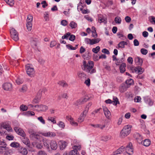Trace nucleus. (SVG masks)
I'll return each instance as SVG.
<instances>
[{
  "label": "nucleus",
  "instance_id": "13d9d810",
  "mask_svg": "<svg viewBox=\"0 0 155 155\" xmlns=\"http://www.w3.org/2000/svg\"><path fill=\"white\" fill-rule=\"evenodd\" d=\"M70 37L69 38V40L70 41H74L75 39V36L74 35H70Z\"/></svg>",
  "mask_w": 155,
  "mask_h": 155
},
{
  "label": "nucleus",
  "instance_id": "4468645a",
  "mask_svg": "<svg viewBox=\"0 0 155 155\" xmlns=\"http://www.w3.org/2000/svg\"><path fill=\"white\" fill-rule=\"evenodd\" d=\"M87 114V113H86L85 112H84V111H83L78 118V122L80 123L83 122L84 120V118L86 117Z\"/></svg>",
  "mask_w": 155,
  "mask_h": 155
},
{
  "label": "nucleus",
  "instance_id": "c03bdc74",
  "mask_svg": "<svg viewBox=\"0 0 155 155\" xmlns=\"http://www.w3.org/2000/svg\"><path fill=\"white\" fill-rule=\"evenodd\" d=\"M86 5H81L80 4L78 5L77 8V9L79 11H81L84 9V8L85 7Z\"/></svg>",
  "mask_w": 155,
  "mask_h": 155
},
{
  "label": "nucleus",
  "instance_id": "09e8293b",
  "mask_svg": "<svg viewBox=\"0 0 155 155\" xmlns=\"http://www.w3.org/2000/svg\"><path fill=\"white\" fill-rule=\"evenodd\" d=\"M58 125L59 127L63 129L65 127L64 123L61 121H60L58 124Z\"/></svg>",
  "mask_w": 155,
  "mask_h": 155
},
{
  "label": "nucleus",
  "instance_id": "ddd939ff",
  "mask_svg": "<svg viewBox=\"0 0 155 155\" xmlns=\"http://www.w3.org/2000/svg\"><path fill=\"white\" fill-rule=\"evenodd\" d=\"M134 61L137 65L142 66L143 63V60L140 58L137 57L135 58Z\"/></svg>",
  "mask_w": 155,
  "mask_h": 155
},
{
  "label": "nucleus",
  "instance_id": "69168bd1",
  "mask_svg": "<svg viewBox=\"0 0 155 155\" xmlns=\"http://www.w3.org/2000/svg\"><path fill=\"white\" fill-rule=\"evenodd\" d=\"M134 44L135 46H138L139 45V43L137 40L135 39L134 41Z\"/></svg>",
  "mask_w": 155,
  "mask_h": 155
},
{
  "label": "nucleus",
  "instance_id": "2f4dec72",
  "mask_svg": "<svg viewBox=\"0 0 155 155\" xmlns=\"http://www.w3.org/2000/svg\"><path fill=\"white\" fill-rule=\"evenodd\" d=\"M92 104V103L91 102H89L86 106V107L84 110L83 111L84 112H85L86 113H87L89 108L91 106Z\"/></svg>",
  "mask_w": 155,
  "mask_h": 155
},
{
  "label": "nucleus",
  "instance_id": "a19ab883",
  "mask_svg": "<svg viewBox=\"0 0 155 155\" xmlns=\"http://www.w3.org/2000/svg\"><path fill=\"white\" fill-rule=\"evenodd\" d=\"M47 120H48L52 122L53 124L56 123V121L55 120L54 118L53 117H48Z\"/></svg>",
  "mask_w": 155,
  "mask_h": 155
},
{
  "label": "nucleus",
  "instance_id": "e433bc0d",
  "mask_svg": "<svg viewBox=\"0 0 155 155\" xmlns=\"http://www.w3.org/2000/svg\"><path fill=\"white\" fill-rule=\"evenodd\" d=\"M92 29H93V28L94 29L93 31H92V37L94 38H97V35L96 32V30H95L94 27H92Z\"/></svg>",
  "mask_w": 155,
  "mask_h": 155
},
{
  "label": "nucleus",
  "instance_id": "2eb2a0df",
  "mask_svg": "<svg viewBox=\"0 0 155 155\" xmlns=\"http://www.w3.org/2000/svg\"><path fill=\"white\" fill-rule=\"evenodd\" d=\"M37 39L34 37H31L30 38V41L32 46L35 48L37 46Z\"/></svg>",
  "mask_w": 155,
  "mask_h": 155
},
{
  "label": "nucleus",
  "instance_id": "393cba45",
  "mask_svg": "<svg viewBox=\"0 0 155 155\" xmlns=\"http://www.w3.org/2000/svg\"><path fill=\"white\" fill-rule=\"evenodd\" d=\"M20 153L23 155H27L28 153V151L26 148H21L19 150Z\"/></svg>",
  "mask_w": 155,
  "mask_h": 155
},
{
  "label": "nucleus",
  "instance_id": "dca6fc26",
  "mask_svg": "<svg viewBox=\"0 0 155 155\" xmlns=\"http://www.w3.org/2000/svg\"><path fill=\"white\" fill-rule=\"evenodd\" d=\"M124 147L121 146L120 148L117 149L116 151L114 153V155L120 154L124 151Z\"/></svg>",
  "mask_w": 155,
  "mask_h": 155
},
{
  "label": "nucleus",
  "instance_id": "a878e982",
  "mask_svg": "<svg viewBox=\"0 0 155 155\" xmlns=\"http://www.w3.org/2000/svg\"><path fill=\"white\" fill-rule=\"evenodd\" d=\"M101 40V39L99 38H94L91 39V42L90 45H93L98 43Z\"/></svg>",
  "mask_w": 155,
  "mask_h": 155
},
{
  "label": "nucleus",
  "instance_id": "c85d7f7f",
  "mask_svg": "<svg viewBox=\"0 0 155 155\" xmlns=\"http://www.w3.org/2000/svg\"><path fill=\"white\" fill-rule=\"evenodd\" d=\"M44 135L46 137H54L55 136V134L54 133L49 132L44 133Z\"/></svg>",
  "mask_w": 155,
  "mask_h": 155
},
{
  "label": "nucleus",
  "instance_id": "49530a36",
  "mask_svg": "<svg viewBox=\"0 0 155 155\" xmlns=\"http://www.w3.org/2000/svg\"><path fill=\"white\" fill-rule=\"evenodd\" d=\"M20 109L23 111H26L27 110L28 107L26 105L22 104L20 107Z\"/></svg>",
  "mask_w": 155,
  "mask_h": 155
},
{
  "label": "nucleus",
  "instance_id": "603ef678",
  "mask_svg": "<svg viewBox=\"0 0 155 155\" xmlns=\"http://www.w3.org/2000/svg\"><path fill=\"white\" fill-rule=\"evenodd\" d=\"M27 89V87L25 85H23L20 90V91L22 92H25Z\"/></svg>",
  "mask_w": 155,
  "mask_h": 155
},
{
  "label": "nucleus",
  "instance_id": "3c124183",
  "mask_svg": "<svg viewBox=\"0 0 155 155\" xmlns=\"http://www.w3.org/2000/svg\"><path fill=\"white\" fill-rule=\"evenodd\" d=\"M140 52L142 54L146 55L147 54L148 51L145 49L142 48L140 50Z\"/></svg>",
  "mask_w": 155,
  "mask_h": 155
},
{
  "label": "nucleus",
  "instance_id": "1a4fd4ad",
  "mask_svg": "<svg viewBox=\"0 0 155 155\" xmlns=\"http://www.w3.org/2000/svg\"><path fill=\"white\" fill-rule=\"evenodd\" d=\"M3 88L4 90L8 91H11L12 88V84L9 83L4 84L3 85Z\"/></svg>",
  "mask_w": 155,
  "mask_h": 155
},
{
  "label": "nucleus",
  "instance_id": "4c0bfd02",
  "mask_svg": "<svg viewBox=\"0 0 155 155\" xmlns=\"http://www.w3.org/2000/svg\"><path fill=\"white\" fill-rule=\"evenodd\" d=\"M126 84L128 86H129L133 83V81L132 79H129L125 81Z\"/></svg>",
  "mask_w": 155,
  "mask_h": 155
},
{
  "label": "nucleus",
  "instance_id": "a211bd4d",
  "mask_svg": "<svg viewBox=\"0 0 155 155\" xmlns=\"http://www.w3.org/2000/svg\"><path fill=\"white\" fill-rule=\"evenodd\" d=\"M23 138L22 139V141L28 147H29L30 145V141L28 138L26 137H23Z\"/></svg>",
  "mask_w": 155,
  "mask_h": 155
},
{
  "label": "nucleus",
  "instance_id": "9d476101",
  "mask_svg": "<svg viewBox=\"0 0 155 155\" xmlns=\"http://www.w3.org/2000/svg\"><path fill=\"white\" fill-rule=\"evenodd\" d=\"M28 131L29 134L32 135V136L34 137L35 138L37 139L38 138V137L39 136V135L33 129L29 128L28 129Z\"/></svg>",
  "mask_w": 155,
  "mask_h": 155
},
{
  "label": "nucleus",
  "instance_id": "5701e85b",
  "mask_svg": "<svg viewBox=\"0 0 155 155\" xmlns=\"http://www.w3.org/2000/svg\"><path fill=\"white\" fill-rule=\"evenodd\" d=\"M127 45V43L124 41H122L120 42L118 44V47H117V48H124L125 45Z\"/></svg>",
  "mask_w": 155,
  "mask_h": 155
},
{
  "label": "nucleus",
  "instance_id": "423d86ee",
  "mask_svg": "<svg viewBox=\"0 0 155 155\" xmlns=\"http://www.w3.org/2000/svg\"><path fill=\"white\" fill-rule=\"evenodd\" d=\"M89 99V98L87 97L81 98L74 102V105L77 106L79 105L82 104L87 101Z\"/></svg>",
  "mask_w": 155,
  "mask_h": 155
},
{
  "label": "nucleus",
  "instance_id": "774afa93",
  "mask_svg": "<svg viewBox=\"0 0 155 155\" xmlns=\"http://www.w3.org/2000/svg\"><path fill=\"white\" fill-rule=\"evenodd\" d=\"M127 61L128 62L132 64L133 63V58L132 57H129L128 58Z\"/></svg>",
  "mask_w": 155,
  "mask_h": 155
},
{
  "label": "nucleus",
  "instance_id": "7ed1b4c3",
  "mask_svg": "<svg viewBox=\"0 0 155 155\" xmlns=\"http://www.w3.org/2000/svg\"><path fill=\"white\" fill-rule=\"evenodd\" d=\"M25 68L27 74L31 77H34L35 71L32 66L30 64H28L25 66Z\"/></svg>",
  "mask_w": 155,
  "mask_h": 155
},
{
  "label": "nucleus",
  "instance_id": "c9c22d12",
  "mask_svg": "<svg viewBox=\"0 0 155 155\" xmlns=\"http://www.w3.org/2000/svg\"><path fill=\"white\" fill-rule=\"evenodd\" d=\"M69 154L70 155H78L79 153H78V151L76 149H74L70 152Z\"/></svg>",
  "mask_w": 155,
  "mask_h": 155
},
{
  "label": "nucleus",
  "instance_id": "0eeeda50",
  "mask_svg": "<svg viewBox=\"0 0 155 155\" xmlns=\"http://www.w3.org/2000/svg\"><path fill=\"white\" fill-rule=\"evenodd\" d=\"M14 130L15 132L18 135L22 137H26V134L23 130L18 127H15Z\"/></svg>",
  "mask_w": 155,
  "mask_h": 155
},
{
  "label": "nucleus",
  "instance_id": "c756f323",
  "mask_svg": "<svg viewBox=\"0 0 155 155\" xmlns=\"http://www.w3.org/2000/svg\"><path fill=\"white\" fill-rule=\"evenodd\" d=\"M127 90V87L124 85H123L120 87L119 90L121 93H123L126 91Z\"/></svg>",
  "mask_w": 155,
  "mask_h": 155
},
{
  "label": "nucleus",
  "instance_id": "7c9ffc66",
  "mask_svg": "<svg viewBox=\"0 0 155 155\" xmlns=\"http://www.w3.org/2000/svg\"><path fill=\"white\" fill-rule=\"evenodd\" d=\"M150 144V141L149 139H145L143 142V145L144 146L148 147Z\"/></svg>",
  "mask_w": 155,
  "mask_h": 155
},
{
  "label": "nucleus",
  "instance_id": "a18cd8bd",
  "mask_svg": "<svg viewBox=\"0 0 155 155\" xmlns=\"http://www.w3.org/2000/svg\"><path fill=\"white\" fill-rule=\"evenodd\" d=\"M11 146L13 147L17 148L19 146V144L18 143L13 142L11 144Z\"/></svg>",
  "mask_w": 155,
  "mask_h": 155
},
{
  "label": "nucleus",
  "instance_id": "bf43d9fd",
  "mask_svg": "<svg viewBox=\"0 0 155 155\" xmlns=\"http://www.w3.org/2000/svg\"><path fill=\"white\" fill-rule=\"evenodd\" d=\"M61 24L63 26L66 25L68 24V22L66 20H62L61 22Z\"/></svg>",
  "mask_w": 155,
  "mask_h": 155
},
{
  "label": "nucleus",
  "instance_id": "cd10ccee",
  "mask_svg": "<svg viewBox=\"0 0 155 155\" xmlns=\"http://www.w3.org/2000/svg\"><path fill=\"white\" fill-rule=\"evenodd\" d=\"M67 145V143L66 142L64 141H61L60 146V149L61 150H63L66 147Z\"/></svg>",
  "mask_w": 155,
  "mask_h": 155
},
{
  "label": "nucleus",
  "instance_id": "412c9836",
  "mask_svg": "<svg viewBox=\"0 0 155 155\" xmlns=\"http://www.w3.org/2000/svg\"><path fill=\"white\" fill-rule=\"evenodd\" d=\"M48 107L45 105H40L39 107V109L41 111H45L48 109Z\"/></svg>",
  "mask_w": 155,
  "mask_h": 155
},
{
  "label": "nucleus",
  "instance_id": "5fc2aeb1",
  "mask_svg": "<svg viewBox=\"0 0 155 155\" xmlns=\"http://www.w3.org/2000/svg\"><path fill=\"white\" fill-rule=\"evenodd\" d=\"M37 119H38V120L39 121H40L41 123H42L43 124H45V120L43 118V117H38Z\"/></svg>",
  "mask_w": 155,
  "mask_h": 155
},
{
  "label": "nucleus",
  "instance_id": "680f3d73",
  "mask_svg": "<svg viewBox=\"0 0 155 155\" xmlns=\"http://www.w3.org/2000/svg\"><path fill=\"white\" fill-rule=\"evenodd\" d=\"M102 110V108H100L98 109H97V110H94L92 113V114H95L96 113H98L99 111Z\"/></svg>",
  "mask_w": 155,
  "mask_h": 155
},
{
  "label": "nucleus",
  "instance_id": "b1692460",
  "mask_svg": "<svg viewBox=\"0 0 155 155\" xmlns=\"http://www.w3.org/2000/svg\"><path fill=\"white\" fill-rule=\"evenodd\" d=\"M126 67V64L125 63H123L121 64L120 67V70L121 73H123L125 71Z\"/></svg>",
  "mask_w": 155,
  "mask_h": 155
},
{
  "label": "nucleus",
  "instance_id": "72a5a7b5",
  "mask_svg": "<svg viewBox=\"0 0 155 155\" xmlns=\"http://www.w3.org/2000/svg\"><path fill=\"white\" fill-rule=\"evenodd\" d=\"M38 97H36L33 100L32 103L33 104H36L38 103L39 102V100L41 97H40L39 95H38Z\"/></svg>",
  "mask_w": 155,
  "mask_h": 155
},
{
  "label": "nucleus",
  "instance_id": "8fccbe9b",
  "mask_svg": "<svg viewBox=\"0 0 155 155\" xmlns=\"http://www.w3.org/2000/svg\"><path fill=\"white\" fill-rule=\"evenodd\" d=\"M147 103L149 105L151 106L153 104V102L150 98H147L146 101Z\"/></svg>",
  "mask_w": 155,
  "mask_h": 155
},
{
  "label": "nucleus",
  "instance_id": "f03ea898",
  "mask_svg": "<svg viewBox=\"0 0 155 155\" xmlns=\"http://www.w3.org/2000/svg\"><path fill=\"white\" fill-rule=\"evenodd\" d=\"M132 127V126L130 125H127L124 126L120 132V137L122 138H123L128 135L130 132Z\"/></svg>",
  "mask_w": 155,
  "mask_h": 155
},
{
  "label": "nucleus",
  "instance_id": "6e6d98bb",
  "mask_svg": "<svg viewBox=\"0 0 155 155\" xmlns=\"http://www.w3.org/2000/svg\"><path fill=\"white\" fill-rule=\"evenodd\" d=\"M57 42L55 41H51L50 44V47L52 48L55 46Z\"/></svg>",
  "mask_w": 155,
  "mask_h": 155
},
{
  "label": "nucleus",
  "instance_id": "e2e57ef3",
  "mask_svg": "<svg viewBox=\"0 0 155 155\" xmlns=\"http://www.w3.org/2000/svg\"><path fill=\"white\" fill-rule=\"evenodd\" d=\"M38 155H47L46 153L44 151L40 150L38 153Z\"/></svg>",
  "mask_w": 155,
  "mask_h": 155
},
{
  "label": "nucleus",
  "instance_id": "0e129e2a",
  "mask_svg": "<svg viewBox=\"0 0 155 155\" xmlns=\"http://www.w3.org/2000/svg\"><path fill=\"white\" fill-rule=\"evenodd\" d=\"M141 98L140 97L137 96L134 99V101L137 102H139L140 101Z\"/></svg>",
  "mask_w": 155,
  "mask_h": 155
},
{
  "label": "nucleus",
  "instance_id": "f8f14e48",
  "mask_svg": "<svg viewBox=\"0 0 155 155\" xmlns=\"http://www.w3.org/2000/svg\"><path fill=\"white\" fill-rule=\"evenodd\" d=\"M50 146L53 150H56L58 147L57 142L54 140H51L50 143Z\"/></svg>",
  "mask_w": 155,
  "mask_h": 155
},
{
  "label": "nucleus",
  "instance_id": "052dcab7",
  "mask_svg": "<svg viewBox=\"0 0 155 155\" xmlns=\"http://www.w3.org/2000/svg\"><path fill=\"white\" fill-rule=\"evenodd\" d=\"M84 83L86 84V85L89 86L90 85V80L89 78H88L87 80H86L85 82Z\"/></svg>",
  "mask_w": 155,
  "mask_h": 155
},
{
  "label": "nucleus",
  "instance_id": "473e14b6",
  "mask_svg": "<svg viewBox=\"0 0 155 155\" xmlns=\"http://www.w3.org/2000/svg\"><path fill=\"white\" fill-rule=\"evenodd\" d=\"M6 3L10 6H12L14 3L13 0H4Z\"/></svg>",
  "mask_w": 155,
  "mask_h": 155
},
{
  "label": "nucleus",
  "instance_id": "79ce46f5",
  "mask_svg": "<svg viewBox=\"0 0 155 155\" xmlns=\"http://www.w3.org/2000/svg\"><path fill=\"white\" fill-rule=\"evenodd\" d=\"M113 102L114 103V104L117 105V104H119L118 100L116 97H114L113 98Z\"/></svg>",
  "mask_w": 155,
  "mask_h": 155
},
{
  "label": "nucleus",
  "instance_id": "37998d69",
  "mask_svg": "<svg viewBox=\"0 0 155 155\" xmlns=\"http://www.w3.org/2000/svg\"><path fill=\"white\" fill-rule=\"evenodd\" d=\"M70 33L68 32L66 33L64 35L62 36V39H68V37L70 35Z\"/></svg>",
  "mask_w": 155,
  "mask_h": 155
},
{
  "label": "nucleus",
  "instance_id": "bb28decb",
  "mask_svg": "<svg viewBox=\"0 0 155 155\" xmlns=\"http://www.w3.org/2000/svg\"><path fill=\"white\" fill-rule=\"evenodd\" d=\"M43 142L44 146L47 149H49V143L50 144V142H49V140H44L43 141Z\"/></svg>",
  "mask_w": 155,
  "mask_h": 155
},
{
  "label": "nucleus",
  "instance_id": "58836bf2",
  "mask_svg": "<svg viewBox=\"0 0 155 155\" xmlns=\"http://www.w3.org/2000/svg\"><path fill=\"white\" fill-rule=\"evenodd\" d=\"M100 49V48L99 46H97L95 48H94L92 49V51L95 53H97L99 52Z\"/></svg>",
  "mask_w": 155,
  "mask_h": 155
},
{
  "label": "nucleus",
  "instance_id": "4d7b16f0",
  "mask_svg": "<svg viewBox=\"0 0 155 155\" xmlns=\"http://www.w3.org/2000/svg\"><path fill=\"white\" fill-rule=\"evenodd\" d=\"M105 127V125H101L100 124H96V128H99L101 129H103Z\"/></svg>",
  "mask_w": 155,
  "mask_h": 155
},
{
  "label": "nucleus",
  "instance_id": "338daca9",
  "mask_svg": "<svg viewBox=\"0 0 155 155\" xmlns=\"http://www.w3.org/2000/svg\"><path fill=\"white\" fill-rule=\"evenodd\" d=\"M38 61L41 64H43L45 62V61L41 58L38 59Z\"/></svg>",
  "mask_w": 155,
  "mask_h": 155
},
{
  "label": "nucleus",
  "instance_id": "6e6552de",
  "mask_svg": "<svg viewBox=\"0 0 155 155\" xmlns=\"http://www.w3.org/2000/svg\"><path fill=\"white\" fill-rule=\"evenodd\" d=\"M1 127L6 130L8 132H12V129L10 125L7 123L5 122L2 123L1 124Z\"/></svg>",
  "mask_w": 155,
  "mask_h": 155
},
{
  "label": "nucleus",
  "instance_id": "864d4df0",
  "mask_svg": "<svg viewBox=\"0 0 155 155\" xmlns=\"http://www.w3.org/2000/svg\"><path fill=\"white\" fill-rule=\"evenodd\" d=\"M35 114V113L33 111H28L25 113V115H30L31 116H33Z\"/></svg>",
  "mask_w": 155,
  "mask_h": 155
},
{
  "label": "nucleus",
  "instance_id": "f704fd0d",
  "mask_svg": "<svg viewBox=\"0 0 155 155\" xmlns=\"http://www.w3.org/2000/svg\"><path fill=\"white\" fill-rule=\"evenodd\" d=\"M77 23L74 21H71L70 24V26L72 28H75L77 26Z\"/></svg>",
  "mask_w": 155,
  "mask_h": 155
},
{
  "label": "nucleus",
  "instance_id": "9b49d317",
  "mask_svg": "<svg viewBox=\"0 0 155 155\" xmlns=\"http://www.w3.org/2000/svg\"><path fill=\"white\" fill-rule=\"evenodd\" d=\"M103 110L106 117L108 119H109L111 115L110 111L107 108L105 107H103Z\"/></svg>",
  "mask_w": 155,
  "mask_h": 155
},
{
  "label": "nucleus",
  "instance_id": "20e7f679",
  "mask_svg": "<svg viewBox=\"0 0 155 155\" xmlns=\"http://www.w3.org/2000/svg\"><path fill=\"white\" fill-rule=\"evenodd\" d=\"M10 32L12 39L15 41H18L19 39L18 34L17 31L13 28H11Z\"/></svg>",
  "mask_w": 155,
  "mask_h": 155
},
{
  "label": "nucleus",
  "instance_id": "de8ad7c7",
  "mask_svg": "<svg viewBox=\"0 0 155 155\" xmlns=\"http://www.w3.org/2000/svg\"><path fill=\"white\" fill-rule=\"evenodd\" d=\"M66 47L69 50H74L77 49V48L73 47L70 44L66 45Z\"/></svg>",
  "mask_w": 155,
  "mask_h": 155
},
{
  "label": "nucleus",
  "instance_id": "39448f33",
  "mask_svg": "<svg viewBox=\"0 0 155 155\" xmlns=\"http://www.w3.org/2000/svg\"><path fill=\"white\" fill-rule=\"evenodd\" d=\"M132 143H130L126 147H124V149L125 152L124 153V155H127V154L130 155L133 153V150L132 148Z\"/></svg>",
  "mask_w": 155,
  "mask_h": 155
},
{
  "label": "nucleus",
  "instance_id": "f3484780",
  "mask_svg": "<svg viewBox=\"0 0 155 155\" xmlns=\"http://www.w3.org/2000/svg\"><path fill=\"white\" fill-rule=\"evenodd\" d=\"M32 20H28V21H27L26 27L27 29L29 31H31L32 28Z\"/></svg>",
  "mask_w": 155,
  "mask_h": 155
},
{
  "label": "nucleus",
  "instance_id": "aec40b11",
  "mask_svg": "<svg viewBox=\"0 0 155 155\" xmlns=\"http://www.w3.org/2000/svg\"><path fill=\"white\" fill-rule=\"evenodd\" d=\"M47 91L45 88H43L40 89L38 93V95H39L40 97H41L43 94H45Z\"/></svg>",
  "mask_w": 155,
  "mask_h": 155
},
{
  "label": "nucleus",
  "instance_id": "6ab92c4d",
  "mask_svg": "<svg viewBox=\"0 0 155 155\" xmlns=\"http://www.w3.org/2000/svg\"><path fill=\"white\" fill-rule=\"evenodd\" d=\"M134 70L135 72H137L138 73H139L140 74L142 73L144 71L143 68H142L140 66H137L135 67L134 69Z\"/></svg>",
  "mask_w": 155,
  "mask_h": 155
},
{
  "label": "nucleus",
  "instance_id": "ea45409f",
  "mask_svg": "<svg viewBox=\"0 0 155 155\" xmlns=\"http://www.w3.org/2000/svg\"><path fill=\"white\" fill-rule=\"evenodd\" d=\"M58 84L64 87H67L68 86V84L64 81H60L58 83Z\"/></svg>",
  "mask_w": 155,
  "mask_h": 155
},
{
  "label": "nucleus",
  "instance_id": "f257e3e1",
  "mask_svg": "<svg viewBox=\"0 0 155 155\" xmlns=\"http://www.w3.org/2000/svg\"><path fill=\"white\" fill-rule=\"evenodd\" d=\"M94 62L93 61H88L87 63L84 61L83 63L82 69L86 72L91 74L96 72V70L94 68Z\"/></svg>",
  "mask_w": 155,
  "mask_h": 155
},
{
  "label": "nucleus",
  "instance_id": "4be33fe9",
  "mask_svg": "<svg viewBox=\"0 0 155 155\" xmlns=\"http://www.w3.org/2000/svg\"><path fill=\"white\" fill-rule=\"evenodd\" d=\"M112 136L110 135H106L102 136L101 137V140L104 141H107L111 139Z\"/></svg>",
  "mask_w": 155,
  "mask_h": 155
}]
</instances>
